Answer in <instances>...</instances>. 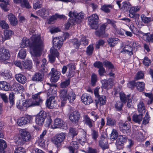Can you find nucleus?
Returning <instances> with one entry per match:
<instances>
[{"label": "nucleus", "instance_id": "nucleus-1", "mask_svg": "<svg viewBox=\"0 0 153 153\" xmlns=\"http://www.w3.org/2000/svg\"><path fill=\"white\" fill-rule=\"evenodd\" d=\"M31 39L32 41L31 49L32 50L35 56L33 60L37 65L39 63V60L37 57L40 56L41 55L44 46L43 40L37 36H33Z\"/></svg>", "mask_w": 153, "mask_h": 153}, {"label": "nucleus", "instance_id": "nucleus-2", "mask_svg": "<svg viewBox=\"0 0 153 153\" xmlns=\"http://www.w3.org/2000/svg\"><path fill=\"white\" fill-rule=\"evenodd\" d=\"M40 93L33 95L32 99H29L25 101H22L24 106V110H25L28 107L35 106H38L42 104L43 100L40 96Z\"/></svg>", "mask_w": 153, "mask_h": 153}, {"label": "nucleus", "instance_id": "nucleus-3", "mask_svg": "<svg viewBox=\"0 0 153 153\" xmlns=\"http://www.w3.org/2000/svg\"><path fill=\"white\" fill-rule=\"evenodd\" d=\"M98 20L99 17L96 14H93L88 17V23L91 28L95 29L97 28Z\"/></svg>", "mask_w": 153, "mask_h": 153}, {"label": "nucleus", "instance_id": "nucleus-4", "mask_svg": "<svg viewBox=\"0 0 153 153\" xmlns=\"http://www.w3.org/2000/svg\"><path fill=\"white\" fill-rule=\"evenodd\" d=\"M47 114L44 111H41L36 115V123L39 125H42L44 123Z\"/></svg>", "mask_w": 153, "mask_h": 153}, {"label": "nucleus", "instance_id": "nucleus-5", "mask_svg": "<svg viewBox=\"0 0 153 153\" xmlns=\"http://www.w3.org/2000/svg\"><path fill=\"white\" fill-rule=\"evenodd\" d=\"M121 131L125 134H128L130 133V126L129 123L123 122L120 121L118 123Z\"/></svg>", "mask_w": 153, "mask_h": 153}, {"label": "nucleus", "instance_id": "nucleus-6", "mask_svg": "<svg viewBox=\"0 0 153 153\" xmlns=\"http://www.w3.org/2000/svg\"><path fill=\"white\" fill-rule=\"evenodd\" d=\"M33 118L31 116L27 115L25 117H22L18 119L17 123L20 126H24L30 123L32 121Z\"/></svg>", "mask_w": 153, "mask_h": 153}, {"label": "nucleus", "instance_id": "nucleus-7", "mask_svg": "<svg viewBox=\"0 0 153 153\" xmlns=\"http://www.w3.org/2000/svg\"><path fill=\"white\" fill-rule=\"evenodd\" d=\"M60 73L56 69L53 68L49 73L51 76V81L54 82H56L59 79L60 75Z\"/></svg>", "mask_w": 153, "mask_h": 153}, {"label": "nucleus", "instance_id": "nucleus-8", "mask_svg": "<svg viewBox=\"0 0 153 153\" xmlns=\"http://www.w3.org/2000/svg\"><path fill=\"white\" fill-rule=\"evenodd\" d=\"M10 57V54L8 50L4 48H0V60L1 62L8 60Z\"/></svg>", "mask_w": 153, "mask_h": 153}, {"label": "nucleus", "instance_id": "nucleus-9", "mask_svg": "<svg viewBox=\"0 0 153 153\" xmlns=\"http://www.w3.org/2000/svg\"><path fill=\"white\" fill-rule=\"evenodd\" d=\"M50 54L48 55L49 61L51 63L54 62L56 57L57 58L59 55V53L56 49L52 47L50 50Z\"/></svg>", "mask_w": 153, "mask_h": 153}, {"label": "nucleus", "instance_id": "nucleus-10", "mask_svg": "<svg viewBox=\"0 0 153 153\" xmlns=\"http://www.w3.org/2000/svg\"><path fill=\"white\" fill-rule=\"evenodd\" d=\"M68 16L76 20V23L81 22V19L84 18L83 14L82 13H77L75 12L70 11Z\"/></svg>", "mask_w": 153, "mask_h": 153}, {"label": "nucleus", "instance_id": "nucleus-11", "mask_svg": "<svg viewBox=\"0 0 153 153\" xmlns=\"http://www.w3.org/2000/svg\"><path fill=\"white\" fill-rule=\"evenodd\" d=\"M65 135L64 133H61L56 135L55 138L52 139V141L56 145H58L62 142L64 139Z\"/></svg>", "mask_w": 153, "mask_h": 153}, {"label": "nucleus", "instance_id": "nucleus-12", "mask_svg": "<svg viewBox=\"0 0 153 153\" xmlns=\"http://www.w3.org/2000/svg\"><path fill=\"white\" fill-rule=\"evenodd\" d=\"M80 117L79 113L77 111H75L70 114L69 118L70 120L73 123H77Z\"/></svg>", "mask_w": 153, "mask_h": 153}, {"label": "nucleus", "instance_id": "nucleus-13", "mask_svg": "<svg viewBox=\"0 0 153 153\" xmlns=\"http://www.w3.org/2000/svg\"><path fill=\"white\" fill-rule=\"evenodd\" d=\"M19 134L24 140L28 142L30 140L31 136L30 134L25 129H21L19 131Z\"/></svg>", "mask_w": 153, "mask_h": 153}, {"label": "nucleus", "instance_id": "nucleus-14", "mask_svg": "<svg viewBox=\"0 0 153 153\" xmlns=\"http://www.w3.org/2000/svg\"><path fill=\"white\" fill-rule=\"evenodd\" d=\"M83 119V121L84 124L88 126L89 128H91L94 127V121L91 119L88 115H84Z\"/></svg>", "mask_w": 153, "mask_h": 153}, {"label": "nucleus", "instance_id": "nucleus-15", "mask_svg": "<svg viewBox=\"0 0 153 153\" xmlns=\"http://www.w3.org/2000/svg\"><path fill=\"white\" fill-rule=\"evenodd\" d=\"M60 96L61 100L62 106H64L66 102L67 97L68 93L66 89H61L59 91Z\"/></svg>", "mask_w": 153, "mask_h": 153}, {"label": "nucleus", "instance_id": "nucleus-16", "mask_svg": "<svg viewBox=\"0 0 153 153\" xmlns=\"http://www.w3.org/2000/svg\"><path fill=\"white\" fill-rule=\"evenodd\" d=\"M65 123L61 119L57 118L54 121L53 124L51 125V128L52 129L61 128L64 124Z\"/></svg>", "mask_w": 153, "mask_h": 153}, {"label": "nucleus", "instance_id": "nucleus-17", "mask_svg": "<svg viewBox=\"0 0 153 153\" xmlns=\"http://www.w3.org/2000/svg\"><path fill=\"white\" fill-rule=\"evenodd\" d=\"M140 34L143 35L142 39L147 42L153 43V34L149 33H144L142 31L140 32Z\"/></svg>", "mask_w": 153, "mask_h": 153}, {"label": "nucleus", "instance_id": "nucleus-18", "mask_svg": "<svg viewBox=\"0 0 153 153\" xmlns=\"http://www.w3.org/2000/svg\"><path fill=\"white\" fill-rule=\"evenodd\" d=\"M81 100L85 105H89L93 101L91 96L86 94H82L81 97Z\"/></svg>", "mask_w": 153, "mask_h": 153}, {"label": "nucleus", "instance_id": "nucleus-19", "mask_svg": "<svg viewBox=\"0 0 153 153\" xmlns=\"http://www.w3.org/2000/svg\"><path fill=\"white\" fill-rule=\"evenodd\" d=\"M99 146L103 150L108 149L109 147L107 138L102 136L99 141Z\"/></svg>", "mask_w": 153, "mask_h": 153}, {"label": "nucleus", "instance_id": "nucleus-20", "mask_svg": "<svg viewBox=\"0 0 153 153\" xmlns=\"http://www.w3.org/2000/svg\"><path fill=\"white\" fill-rule=\"evenodd\" d=\"M39 36L40 38V36L39 35H33L30 38L31 40V43H30V41L29 40V39L27 38L24 37L23 38L22 40V42L21 43L20 46L21 48H25L26 47H27L28 46H30V48H31V46L32 44V40L31 38L33 36Z\"/></svg>", "mask_w": 153, "mask_h": 153}, {"label": "nucleus", "instance_id": "nucleus-21", "mask_svg": "<svg viewBox=\"0 0 153 153\" xmlns=\"http://www.w3.org/2000/svg\"><path fill=\"white\" fill-rule=\"evenodd\" d=\"M107 25L106 24H104L100 26L98 30L95 32V34L99 37H102L105 33V30Z\"/></svg>", "mask_w": 153, "mask_h": 153}, {"label": "nucleus", "instance_id": "nucleus-22", "mask_svg": "<svg viewBox=\"0 0 153 153\" xmlns=\"http://www.w3.org/2000/svg\"><path fill=\"white\" fill-rule=\"evenodd\" d=\"M53 43L55 47L59 49L63 44V41L61 37H56L53 39Z\"/></svg>", "mask_w": 153, "mask_h": 153}, {"label": "nucleus", "instance_id": "nucleus-23", "mask_svg": "<svg viewBox=\"0 0 153 153\" xmlns=\"http://www.w3.org/2000/svg\"><path fill=\"white\" fill-rule=\"evenodd\" d=\"M127 139L126 136L119 135L116 140V144L117 145L121 146L126 142Z\"/></svg>", "mask_w": 153, "mask_h": 153}, {"label": "nucleus", "instance_id": "nucleus-24", "mask_svg": "<svg viewBox=\"0 0 153 153\" xmlns=\"http://www.w3.org/2000/svg\"><path fill=\"white\" fill-rule=\"evenodd\" d=\"M8 18L10 24L13 26L16 25L18 23L17 18L12 13L10 14Z\"/></svg>", "mask_w": 153, "mask_h": 153}, {"label": "nucleus", "instance_id": "nucleus-25", "mask_svg": "<svg viewBox=\"0 0 153 153\" xmlns=\"http://www.w3.org/2000/svg\"><path fill=\"white\" fill-rule=\"evenodd\" d=\"M57 103L55 100H51L48 98L46 102V106L49 108L53 109L56 107Z\"/></svg>", "mask_w": 153, "mask_h": 153}, {"label": "nucleus", "instance_id": "nucleus-26", "mask_svg": "<svg viewBox=\"0 0 153 153\" xmlns=\"http://www.w3.org/2000/svg\"><path fill=\"white\" fill-rule=\"evenodd\" d=\"M15 77L16 80L20 83L24 84L27 81V79L26 77L21 74H16Z\"/></svg>", "mask_w": 153, "mask_h": 153}, {"label": "nucleus", "instance_id": "nucleus-27", "mask_svg": "<svg viewBox=\"0 0 153 153\" xmlns=\"http://www.w3.org/2000/svg\"><path fill=\"white\" fill-rule=\"evenodd\" d=\"M113 85V82L112 79H109L105 80L104 82L102 83V87L104 89L108 90L111 88Z\"/></svg>", "mask_w": 153, "mask_h": 153}, {"label": "nucleus", "instance_id": "nucleus-28", "mask_svg": "<svg viewBox=\"0 0 153 153\" xmlns=\"http://www.w3.org/2000/svg\"><path fill=\"white\" fill-rule=\"evenodd\" d=\"M133 48L127 45L123 48L121 53L124 54L127 53L129 55L131 56L133 54Z\"/></svg>", "mask_w": 153, "mask_h": 153}, {"label": "nucleus", "instance_id": "nucleus-29", "mask_svg": "<svg viewBox=\"0 0 153 153\" xmlns=\"http://www.w3.org/2000/svg\"><path fill=\"white\" fill-rule=\"evenodd\" d=\"M43 75L39 72L36 73L32 77V80L35 81H41L43 80Z\"/></svg>", "mask_w": 153, "mask_h": 153}, {"label": "nucleus", "instance_id": "nucleus-30", "mask_svg": "<svg viewBox=\"0 0 153 153\" xmlns=\"http://www.w3.org/2000/svg\"><path fill=\"white\" fill-rule=\"evenodd\" d=\"M37 14L45 19L48 15V12L47 9L43 8L37 11Z\"/></svg>", "mask_w": 153, "mask_h": 153}, {"label": "nucleus", "instance_id": "nucleus-31", "mask_svg": "<svg viewBox=\"0 0 153 153\" xmlns=\"http://www.w3.org/2000/svg\"><path fill=\"white\" fill-rule=\"evenodd\" d=\"M13 34V31L11 30H5L4 32V35L5 37L3 38L2 37V38H1L2 41L4 42L7 39H9L10 36L12 35Z\"/></svg>", "mask_w": 153, "mask_h": 153}, {"label": "nucleus", "instance_id": "nucleus-32", "mask_svg": "<svg viewBox=\"0 0 153 153\" xmlns=\"http://www.w3.org/2000/svg\"><path fill=\"white\" fill-rule=\"evenodd\" d=\"M143 119V115L142 114L137 115L134 114L132 117V120L134 122L140 123Z\"/></svg>", "mask_w": 153, "mask_h": 153}, {"label": "nucleus", "instance_id": "nucleus-33", "mask_svg": "<svg viewBox=\"0 0 153 153\" xmlns=\"http://www.w3.org/2000/svg\"><path fill=\"white\" fill-rule=\"evenodd\" d=\"M106 125L112 127L116 125V120L114 118L110 117H107L106 118Z\"/></svg>", "mask_w": 153, "mask_h": 153}, {"label": "nucleus", "instance_id": "nucleus-34", "mask_svg": "<svg viewBox=\"0 0 153 153\" xmlns=\"http://www.w3.org/2000/svg\"><path fill=\"white\" fill-rule=\"evenodd\" d=\"M76 20L71 18V16H70V18L69 20L67 22L65 25V28L67 29L69 28L71 25H73L76 23Z\"/></svg>", "mask_w": 153, "mask_h": 153}, {"label": "nucleus", "instance_id": "nucleus-35", "mask_svg": "<svg viewBox=\"0 0 153 153\" xmlns=\"http://www.w3.org/2000/svg\"><path fill=\"white\" fill-rule=\"evenodd\" d=\"M97 98H98V102L96 103V105L100 103V105H103L105 104L106 101V97L104 95L100 96Z\"/></svg>", "mask_w": 153, "mask_h": 153}, {"label": "nucleus", "instance_id": "nucleus-36", "mask_svg": "<svg viewBox=\"0 0 153 153\" xmlns=\"http://www.w3.org/2000/svg\"><path fill=\"white\" fill-rule=\"evenodd\" d=\"M118 41L119 39L116 38H109L108 40V44L111 47L114 46L115 45L118 43Z\"/></svg>", "mask_w": 153, "mask_h": 153}, {"label": "nucleus", "instance_id": "nucleus-37", "mask_svg": "<svg viewBox=\"0 0 153 153\" xmlns=\"http://www.w3.org/2000/svg\"><path fill=\"white\" fill-rule=\"evenodd\" d=\"M123 103L120 101H117L115 102L114 105V107L117 111H120L122 110L123 106Z\"/></svg>", "mask_w": 153, "mask_h": 153}, {"label": "nucleus", "instance_id": "nucleus-38", "mask_svg": "<svg viewBox=\"0 0 153 153\" xmlns=\"http://www.w3.org/2000/svg\"><path fill=\"white\" fill-rule=\"evenodd\" d=\"M64 17L63 15H60L58 14H56L54 15L51 16L48 20V23L51 24L53 23V22L57 18H62Z\"/></svg>", "mask_w": 153, "mask_h": 153}, {"label": "nucleus", "instance_id": "nucleus-39", "mask_svg": "<svg viewBox=\"0 0 153 153\" xmlns=\"http://www.w3.org/2000/svg\"><path fill=\"white\" fill-rule=\"evenodd\" d=\"M76 98V95L73 91L68 93L67 97V99L70 103L73 102Z\"/></svg>", "mask_w": 153, "mask_h": 153}, {"label": "nucleus", "instance_id": "nucleus-40", "mask_svg": "<svg viewBox=\"0 0 153 153\" xmlns=\"http://www.w3.org/2000/svg\"><path fill=\"white\" fill-rule=\"evenodd\" d=\"M13 88L14 90L16 91H23L24 90L23 86L17 82L13 83Z\"/></svg>", "mask_w": 153, "mask_h": 153}, {"label": "nucleus", "instance_id": "nucleus-41", "mask_svg": "<svg viewBox=\"0 0 153 153\" xmlns=\"http://www.w3.org/2000/svg\"><path fill=\"white\" fill-rule=\"evenodd\" d=\"M136 86L140 91H143L145 88V84L143 82H137L136 83Z\"/></svg>", "mask_w": 153, "mask_h": 153}, {"label": "nucleus", "instance_id": "nucleus-42", "mask_svg": "<svg viewBox=\"0 0 153 153\" xmlns=\"http://www.w3.org/2000/svg\"><path fill=\"white\" fill-rule=\"evenodd\" d=\"M103 63L105 67L108 69L111 70L114 68V66L108 60H105L103 61Z\"/></svg>", "mask_w": 153, "mask_h": 153}, {"label": "nucleus", "instance_id": "nucleus-43", "mask_svg": "<svg viewBox=\"0 0 153 153\" xmlns=\"http://www.w3.org/2000/svg\"><path fill=\"white\" fill-rule=\"evenodd\" d=\"M138 110L139 112L141 113L145 112L144 105L142 101H140L138 105Z\"/></svg>", "mask_w": 153, "mask_h": 153}, {"label": "nucleus", "instance_id": "nucleus-44", "mask_svg": "<svg viewBox=\"0 0 153 153\" xmlns=\"http://www.w3.org/2000/svg\"><path fill=\"white\" fill-rule=\"evenodd\" d=\"M32 62L31 61L28 60L24 62L22 67L24 69H30L32 67Z\"/></svg>", "mask_w": 153, "mask_h": 153}, {"label": "nucleus", "instance_id": "nucleus-45", "mask_svg": "<svg viewBox=\"0 0 153 153\" xmlns=\"http://www.w3.org/2000/svg\"><path fill=\"white\" fill-rule=\"evenodd\" d=\"M47 84L49 85L50 88L49 90H51V94H52L54 95V96H56V87L54 84H51L48 83H47Z\"/></svg>", "mask_w": 153, "mask_h": 153}, {"label": "nucleus", "instance_id": "nucleus-46", "mask_svg": "<svg viewBox=\"0 0 153 153\" xmlns=\"http://www.w3.org/2000/svg\"><path fill=\"white\" fill-rule=\"evenodd\" d=\"M118 134L117 131L114 129H113L111 134V139L112 140H114L117 138Z\"/></svg>", "mask_w": 153, "mask_h": 153}, {"label": "nucleus", "instance_id": "nucleus-47", "mask_svg": "<svg viewBox=\"0 0 153 153\" xmlns=\"http://www.w3.org/2000/svg\"><path fill=\"white\" fill-rule=\"evenodd\" d=\"M8 1L9 0H3L2 2L0 4V7L4 10L5 11H7L8 10L7 7V4H8Z\"/></svg>", "mask_w": 153, "mask_h": 153}, {"label": "nucleus", "instance_id": "nucleus-48", "mask_svg": "<svg viewBox=\"0 0 153 153\" xmlns=\"http://www.w3.org/2000/svg\"><path fill=\"white\" fill-rule=\"evenodd\" d=\"M120 98L121 100V102L125 103L127 99H128V98L130 96V95H128L127 97H126L125 94L123 92H120Z\"/></svg>", "mask_w": 153, "mask_h": 153}, {"label": "nucleus", "instance_id": "nucleus-49", "mask_svg": "<svg viewBox=\"0 0 153 153\" xmlns=\"http://www.w3.org/2000/svg\"><path fill=\"white\" fill-rule=\"evenodd\" d=\"M3 87L2 90L8 91L11 89V86L9 83L5 81H3Z\"/></svg>", "mask_w": 153, "mask_h": 153}, {"label": "nucleus", "instance_id": "nucleus-50", "mask_svg": "<svg viewBox=\"0 0 153 153\" xmlns=\"http://www.w3.org/2000/svg\"><path fill=\"white\" fill-rule=\"evenodd\" d=\"M45 126L48 128H49L50 125L51 123L52 120L49 114H47V117L45 119Z\"/></svg>", "mask_w": 153, "mask_h": 153}, {"label": "nucleus", "instance_id": "nucleus-51", "mask_svg": "<svg viewBox=\"0 0 153 153\" xmlns=\"http://www.w3.org/2000/svg\"><path fill=\"white\" fill-rule=\"evenodd\" d=\"M91 135L92 139L95 141L97 140V139L99 136L98 132L96 130L92 129L91 130Z\"/></svg>", "mask_w": 153, "mask_h": 153}, {"label": "nucleus", "instance_id": "nucleus-52", "mask_svg": "<svg viewBox=\"0 0 153 153\" xmlns=\"http://www.w3.org/2000/svg\"><path fill=\"white\" fill-rule=\"evenodd\" d=\"M130 7V3L128 1H125L122 3L120 9L123 10H127Z\"/></svg>", "mask_w": 153, "mask_h": 153}, {"label": "nucleus", "instance_id": "nucleus-53", "mask_svg": "<svg viewBox=\"0 0 153 153\" xmlns=\"http://www.w3.org/2000/svg\"><path fill=\"white\" fill-rule=\"evenodd\" d=\"M20 3L21 6L23 8H29L31 7L30 6L27 0H22Z\"/></svg>", "mask_w": 153, "mask_h": 153}, {"label": "nucleus", "instance_id": "nucleus-54", "mask_svg": "<svg viewBox=\"0 0 153 153\" xmlns=\"http://www.w3.org/2000/svg\"><path fill=\"white\" fill-rule=\"evenodd\" d=\"M140 17L142 21L144 23H148L151 20V19L150 17H147L143 14L141 15Z\"/></svg>", "mask_w": 153, "mask_h": 153}, {"label": "nucleus", "instance_id": "nucleus-55", "mask_svg": "<svg viewBox=\"0 0 153 153\" xmlns=\"http://www.w3.org/2000/svg\"><path fill=\"white\" fill-rule=\"evenodd\" d=\"M18 56L20 59H24L25 58L26 56L25 49H22L20 50L18 53Z\"/></svg>", "mask_w": 153, "mask_h": 153}, {"label": "nucleus", "instance_id": "nucleus-56", "mask_svg": "<svg viewBox=\"0 0 153 153\" xmlns=\"http://www.w3.org/2000/svg\"><path fill=\"white\" fill-rule=\"evenodd\" d=\"M42 4V0H37V1L36 2L33 3V8L35 9H36L37 8H40L41 7Z\"/></svg>", "mask_w": 153, "mask_h": 153}, {"label": "nucleus", "instance_id": "nucleus-57", "mask_svg": "<svg viewBox=\"0 0 153 153\" xmlns=\"http://www.w3.org/2000/svg\"><path fill=\"white\" fill-rule=\"evenodd\" d=\"M140 7L139 6L133 7L130 8L129 10V13H134L138 11L140 9Z\"/></svg>", "mask_w": 153, "mask_h": 153}, {"label": "nucleus", "instance_id": "nucleus-58", "mask_svg": "<svg viewBox=\"0 0 153 153\" xmlns=\"http://www.w3.org/2000/svg\"><path fill=\"white\" fill-rule=\"evenodd\" d=\"M94 47L92 45H90L87 48L86 52L87 55H90L92 54L94 50Z\"/></svg>", "mask_w": 153, "mask_h": 153}, {"label": "nucleus", "instance_id": "nucleus-59", "mask_svg": "<svg viewBox=\"0 0 153 153\" xmlns=\"http://www.w3.org/2000/svg\"><path fill=\"white\" fill-rule=\"evenodd\" d=\"M103 63L100 61H96L94 64V66L99 69L103 68Z\"/></svg>", "mask_w": 153, "mask_h": 153}, {"label": "nucleus", "instance_id": "nucleus-60", "mask_svg": "<svg viewBox=\"0 0 153 153\" xmlns=\"http://www.w3.org/2000/svg\"><path fill=\"white\" fill-rule=\"evenodd\" d=\"M72 43L74 47L76 48H78L80 45L81 44V43L76 39H73Z\"/></svg>", "mask_w": 153, "mask_h": 153}, {"label": "nucleus", "instance_id": "nucleus-61", "mask_svg": "<svg viewBox=\"0 0 153 153\" xmlns=\"http://www.w3.org/2000/svg\"><path fill=\"white\" fill-rule=\"evenodd\" d=\"M7 147L5 141L2 139H0V150H4Z\"/></svg>", "mask_w": 153, "mask_h": 153}, {"label": "nucleus", "instance_id": "nucleus-62", "mask_svg": "<svg viewBox=\"0 0 153 153\" xmlns=\"http://www.w3.org/2000/svg\"><path fill=\"white\" fill-rule=\"evenodd\" d=\"M78 131L74 128H71L69 129V133L73 137L76 135L78 134Z\"/></svg>", "mask_w": 153, "mask_h": 153}, {"label": "nucleus", "instance_id": "nucleus-63", "mask_svg": "<svg viewBox=\"0 0 153 153\" xmlns=\"http://www.w3.org/2000/svg\"><path fill=\"white\" fill-rule=\"evenodd\" d=\"M97 80V75L94 73L92 74L91 76V84L94 85Z\"/></svg>", "mask_w": 153, "mask_h": 153}, {"label": "nucleus", "instance_id": "nucleus-64", "mask_svg": "<svg viewBox=\"0 0 153 153\" xmlns=\"http://www.w3.org/2000/svg\"><path fill=\"white\" fill-rule=\"evenodd\" d=\"M14 153H26L25 149L22 147L16 148Z\"/></svg>", "mask_w": 153, "mask_h": 153}]
</instances>
